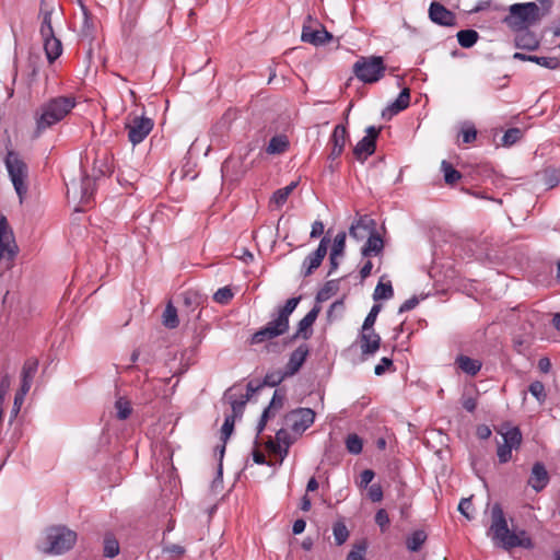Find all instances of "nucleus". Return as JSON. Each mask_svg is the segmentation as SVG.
<instances>
[{"mask_svg":"<svg viewBox=\"0 0 560 560\" xmlns=\"http://www.w3.org/2000/svg\"><path fill=\"white\" fill-rule=\"evenodd\" d=\"M430 20L441 26H456V15L440 2H432L429 8Z\"/></svg>","mask_w":560,"mask_h":560,"instance_id":"ddd939ff","label":"nucleus"},{"mask_svg":"<svg viewBox=\"0 0 560 560\" xmlns=\"http://www.w3.org/2000/svg\"><path fill=\"white\" fill-rule=\"evenodd\" d=\"M384 242L378 233L374 231V228L369 233L368 240L364 246L361 249V254L363 257H371L373 255H378L383 252Z\"/></svg>","mask_w":560,"mask_h":560,"instance_id":"4be33fe9","label":"nucleus"},{"mask_svg":"<svg viewBox=\"0 0 560 560\" xmlns=\"http://www.w3.org/2000/svg\"><path fill=\"white\" fill-rule=\"evenodd\" d=\"M368 495L372 502H380L383 499V489L381 485L373 483L368 490Z\"/></svg>","mask_w":560,"mask_h":560,"instance_id":"680f3d73","label":"nucleus"},{"mask_svg":"<svg viewBox=\"0 0 560 560\" xmlns=\"http://www.w3.org/2000/svg\"><path fill=\"white\" fill-rule=\"evenodd\" d=\"M550 477L546 466L541 462H536L530 470L527 485L536 492L542 491L549 483Z\"/></svg>","mask_w":560,"mask_h":560,"instance_id":"dca6fc26","label":"nucleus"},{"mask_svg":"<svg viewBox=\"0 0 560 560\" xmlns=\"http://www.w3.org/2000/svg\"><path fill=\"white\" fill-rule=\"evenodd\" d=\"M289 139L284 135L275 136L270 139L266 152L268 154H282L289 148Z\"/></svg>","mask_w":560,"mask_h":560,"instance_id":"7c9ffc66","label":"nucleus"},{"mask_svg":"<svg viewBox=\"0 0 560 560\" xmlns=\"http://www.w3.org/2000/svg\"><path fill=\"white\" fill-rule=\"evenodd\" d=\"M393 295H394V290H393L390 281H388L386 283L380 281L374 290L373 300L374 301L388 300V299L393 298Z\"/></svg>","mask_w":560,"mask_h":560,"instance_id":"79ce46f5","label":"nucleus"},{"mask_svg":"<svg viewBox=\"0 0 560 560\" xmlns=\"http://www.w3.org/2000/svg\"><path fill=\"white\" fill-rule=\"evenodd\" d=\"M74 105V98L69 96L54 97L42 104L35 113L37 136L61 121Z\"/></svg>","mask_w":560,"mask_h":560,"instance_id":"7ed1b4c3","label":"nucleus"},{"mask_svg":"<svg viewBox=\"0 0 560 560\" xmlns=\"http://www.w3.org/2000/svg\"><path fill=\"white\" fill-rule=\"evenodd\" d=\"M78 534L65 525L50 526L46 530L45 542L39 550L46 555H62L73 548Z\"/></svg>","mask_w":560,"mask_h":560,"instance_id":"20e7f679","label":"nucleus"},{"mask_svg":"<svg viewBox=\"0 0 560 560\" xmlns=\"http://www.w3.org/2000/svg\"><path fill=\"white\" fill-rule=\"evenodd\" d=\"M494 545L511 550L516 547L532 549L534 544L525 530L511 532L500 503H494L491 509V525L488 530Z\"/></svg>","mask_w":560,"mask_h":560,"instance_id":"f257e3e1","label":"nucleus"},{"mask_svg":"<svg viewBox=\"0 0 560 560\" xmlns=\"http://www.w3.org/2000/svg\"><path fill=\"white\" fill-rule=\"evenodd\" d=\"M455 364L467 375L475 376L481 370L482 363L477 359H471L468 355L459 354Z\"/></svg>","mask_w":560,"mask_h":560,"instance_id":"a878e982","label":"nucleus"},{"mask_svg":"<svg viewBox=\"0 0 560 560\" xmlns=\"http://www.w3.org/2000/svg\"><path fill=\"white\" fill-rule=\"evenodd\" d=\"M153 127V119L147 116H129L125 124V128L128 131V140L132 145L141 143L152 131Z\"/></svg>","mask_w":560,"mask_h":560,"instance_id":"1a4fd4ad","label":"nucleus"},{"mask_svg":"<svg viewBox=\"0 0 560 560\" xmlns=\"http://www.w3.org/2000/svg\"><path fill=\"white\" fill-rule=\"evenodd\" d=\"M234 423H235L234 416L225 417L224 423L221 428V441H224V443H226L228 439L232 434V432L234 430Z\"/></svg>","mask_w":560,"mask_h":560,"instance_id":"13d9d810","label":"nucleus"},{"mask_svg":"<svg viewBox=\"0 0 560 560\" xmlns=\"http://www.w3.org/2000/svg\"><path fill=\"white\" fill-rule=\"evenodd\" d=\"M419 304V299L413 295L410 299L406 300L399 307V313H405L413 310Z\"/></svg>","mask_w":560,"mask_h":560,"instance_id":"774afa93","label":"nucleus"},{"mask_svg":"<svg viewBox=\"0 0 560 560\" xmlns=\"http://www.w3.org/2000/svg\"><path fill=\"white\" fill-rule=\"evenodd\" d=\"M515 36V45L521 49L535 50L539 46L536 35L527 30L518 31Z\"/></svg>","mask_w":560,"mask_h":560,"instance_id":"bb28decb","label":"nucleus"},{"mask_svg":"<svg viewBox=\"0 0 560 560\" xmlns=\"http://www.w3.org/2000/svg\"><path fill=\"white\" fill-rule=\"evenodd\" d=\"M347 137L348 132L346 127L342 125H337L329 139V143L331 144V151L329 153L330 160H336L342 154Z\"/></svg>","mask_w":560,"mask_h":560,"instance_id":"a211bd4d","label":"nucleus"},{"mask_svg":"<svg viewBox=\"0 0 560 560\" xmlns=\"http://www.w3.org/2000/svg\"><path fill=\"white\" fill-rule=\"evenodd\" d=\"M163 325L168 329L177 328L179 325V319L177 315L176 307L172 304V302H168L166 304V307L163 312Z\"/></svg>","mask_w":560,"mask_h":560,"instance_id":"473e14b6","label":"nucleus"},{"mask_svg":"<svg viewBox=\"0 0 560 560\" xmlns=\"http://www.w3.org/2000/svg\"><path fill=\"white\" fill-rule=\"evenodd\" d=\"M472 508L471 498H464L458 504V511L467 518L471 520L472 516L469 514V510Z\"/></svg>","mask_w":560,"mask_h":560,"instance_id":"69168bd1","label":"nucleus"},{"mask_svg":"<svg viewBox=\"0 0 560 560\" xmlns=\"http://www.w3.org/2000/svg\"><path fill=\"white\" fill-rule=\"evenodd\" d=\"M310 353V349L306 345L299 346L290 355L289 362L285 365L287 375L292 376L303 365L307 355Z\"/></svg>","mask_w":560,"mask_h":560,"instance_id":"aec40b11","label":"nucleus"},{"mask_svg":"<svg viewBox=\"0 0 560 560\" xmlns=\"http://www.w3.org/2000/svg\"><path fill=\"white\" fill-rule=\"evenodd\" d=\"M376 143L370 140V138L363 137L354 147L353 154L360 160L364 161L368 156L375 152Z\"/></svg>","mask_w":560,"mask_h":560,"instance_id":"c85d7f7f","label":"nucleus"},{"mask_svg":"<svg viewBox=\"0 0 560 560\" xmlns=\"http://www.w3.org/2000/svg\"><path fill=\"white\" fill-rule=\"evenodd\" d=\"M283 405V396L278 395L276 390L269 406L264 410L260 421L258 423V431L261 432L266 425L268 418L270 417L272 408H281Z\"/></svg>","mask_w":560,"mask_h":560,"instance_id":"e433bc0d","label":"nucleus"},{"mask_svg":"<svg viewBox=\"0 0 560 560\" xmlns=\"http://www.w3.org/2000/svg\"><path fill=\"white\" fill-rule=\"evenodd\" d=\"M4 164L20 201L22 202L27 192V186L25 184V179L27 177V165L20 158L19 153L13 150L8 151Z\"/></svg>","mask_w":560,"mask_h":560,"instance_id":"0eeeda50","label":"nucleus"},{"mask_svg":"<svg viewBox=\"0 0 560 560\" xmlns=\"http://www.w3.org/2000/svg\"><path fill=\"white\" fill-rule=\"evenodd\" d=\"M427 540V534L424 530H415L410 536L406 539V547L411 552H417L421 549L422 545Z\"/></svg>","mask_w":560,"mask_h":560,"instance_id":"72a5a7b5","label":"nucleus"},{"mask_svg":"<svg viewBox=\"0 0 560 560\" xmlns=\"http://www.w3.org/2000/svg\"><path fill=\"white\" fill-rule=\"evenodd\" d=\"M359 341L362 355H373L380 349L382 339L374 328L363 330L362 327L359 335Z\"/></svg>","mask_w":560,"mask_h":560,"instance_id":"2eb2a0df","label":"nucleus"},{"mask_svg":"<svg viewBox=\"0 0 560 560\" xmlns=\"http://www.w3.org/2000/svg\"><path fill=\"white\" fill-rule=\"evenodd\" d=\"M528 390L539 402H544L547 398L545 385L540 381L532 382L529 384Z\"/></svg>","mask_w":560,"mask_h":560,"instance_id":"864d4df0","label":"nucleus"},{"mask_svg":"<svg viewBox=\"0 0 560 560\" xmlns=\"http://www.w3.org/2000/svg\"><path fill=\"white\" fill-rule=\"evenodd\" d=\"M456 36H457L458 44L463 48L472 47L479 38V34L475 30H462L457 33Z\"/></svg>","mask_w":560,"mask_h":560,"instance_id":"4c0bfd02","label":"nucleus"},{"mask_svg":"<svg viewBox=\"0 0 560 560\" xmlns=\"http://www.w3.org/2000/svg\"><path fill=\"white\" fill-rule=\"evenodd\" d=\"M119 550L120 548L118 540L112 534L105 535L103 549L104 557L115 558L119 553Z\"/></svg>","mask_w":560,"mask_h":560,"instance_id":"a19ab883","label":"nucleus"},{"mask_svg":"<svg viewBox=\"0 0 560 560\" xmlns=\"http://www.w3.org/2000/svg\"><path fill=\"white\" fill-rule=\"evenodd\" d=\"M93 182L89 177H83L81 182V202L89 203L93 195L92 191Z\"/></svg>","mask_w":560,"mask_h":560,"instance_id":"5fc2aeb1","label":"nucleus"},{"mask_svg":"<svg viewBox=\"0 0 560 560\" xmlns=\"http://www.w3.org/2000/svg\"><path fill=\"white\" fill-rule=\"evenodd\" d=\"M375 523L380 526L382 532H385L389 526V516L386 510L380 509L375 514Z\"/></svg>","mask_w":560,"mask_h":560,"instance_id":"052dcab7","label":"nucleus"},{"mask_svg":"<svg viewBox=\"0 0 560 560\" xmlns=\"http://www.w3.org/2000/svg\"><path fill=\"white\" fill-rule=\"evenodd\" d=\"M487 457H471V467L475 470L476 475L480 479H485L483 475L487 472V469L485 468Z\"/></svg>","mask_w":560,"mask_h":560,"instance_id":"bf43d9fd","label":"nucleus"},{"mask_svg":"<svg viewBox=\"0 0 560 560\" xmlns=\"http://www.w3.org/2000/svg\"><path fill=\"white\" fill-rule=\"evenodd\" d=\"M44 40V49L49 62H54L62 54L61 42L52 34V36H42Z\"/></svg>","mask_w":560,"mask_h":560,"instance_id":"393cba45","label":"nucleus"},{"mask_svg":"<svg viewBox=\"0 0 560 560\" xmlns=\"http://www.w3.org/2000/svg\"><path fill=\"white\" fill-rule=\"evenodd\" d=\"M368 544L365 540L353 545V548L347 556L346 560H365L364 555L366 552Z\"/></svg>","mask_w":560,"mask_h":560,"instance_id":"8fccbe9b","label":"nucleus"},{"mask_svg":"<svg viewBox=\"0 0 560 560\" xmlns=\"http://www.w3.org/2000/svg\"><path fill=\"white\" fill-rule=\"evenodd\" d=\"M410 103V90L408 88L404 89L397 98L389 104L382 113L383 117L388 115L390 118L394 115H397L401 110L406 109Z\"/></svg>","mask_w":560,"mask_h":560,"instance_id":"5701e85b","label":"nucleus"},{"mask_svg":"<svg viewBox=\"0 0 560 560\" xmlns=\"http://www.w3.org/2000/svg\"><path fill=\"white\" fill-rule=\"evenodd\" d=\"M38 369V360L36 358H28L22 368L21 378L32 381Z\"/></svg>","mask_w":560,"mask_h":560,"instance_id":"37998d69","label":"nucleus"},{"mask_svg":"<svg viewBox=\"0 0 560 560\" xmlns=\"http://www.w3.org/2000/svg\"><path fill=\"white\" fill-rule=\"evenodd\" d=\"M393 366V360L389 358H382L380 363L375 366L374 373L376 375H383L389 368Z\"/></svg>","mask_w":560,"mask_h":560,"instance_id":"338daca9","label":"nucleus"},{"mask_svg":"<svg viewBox=\"0 0 560 560\" xmlns=\"http://www.w3.org/2000/svg\"><path fill=\"white\" fill-rule=\"evenodd\" d=\"M224 396L225 398L229 399L231 404L232 413L230 416H234L235 419L242 417L245 409V405L249 400V395H245L244 397H242V399H233L231 395V389H229Z\"/></svg>","mask_w":560,"mask_h":560,"instance_id":"58836bf2","label":"nucleus"},{"mask_svg":"<svg viewBox=\"0 0 560 560\" xmlns=\"http://www.w3.org/2000/svg\"><path fill=\"white\" fill-rule=\"evenodd\" d=\"M541 20V12L535 2L515 3L509 9V14L503 23L513 31L527 30Z\"/></svg>","mask_w":560,"mask_h":560,"instance_id":"39448f33","label":"nucleus"},{"mask_svg":"<svg viewBox=\"0 0 560 560\" xmlns=\"http://www.w3.org/2000/svg\"><path fill=\"white\" fill-rule=\"evenodd\" d=\"M497 432L502 438V443L498 442L497 455H511L513 451H518L523 440L518 427L503 422L497 428Z\"/></svg>","mask_w":560,"mask_h":560,"instance_id":"6e6552de","label":"nucleus"},{"mask_svg":"<svg viewBox=\"0 0 560 560\" xmlns=\"http://www.w3.org/2000/svg\"><path fill=\"white\" fill-rule=\"evenodd\" d=\"M322 307L318 304H315L313 308L298 323V329L295 334L292 336V339L302 338L307 340L312 337L313 334V325L316 322Z\"/></svg>","mask_w":560,"mask_h":560,"instance_id":"4468645a","label":"nucleus"},{"mask_svg":"<svg viewBox=\"0 0 560 560\" xmlns=\"http://www.w3.org/2000/svg\"><path fill=\"white\" fill-rule=\"evenodd\" d=\"M296 186L298 182H292L288 186L277 189L271 197V202L277 207L283 206Z\"/></svg>","mask_w":560,"mask_h":560,"instance_id":"c9c22d12","label":"nucleus"},{"mask_svg":"<svg viewBox=\"0 0 560 560\" xmlns=\"http://www.w3.org/2000/svg\"><path fill=\"white\" fill-rule=\"evenodd\" d=\"M365 444L368 448L373 452H384L387 444V434L380 433L378 435H371L365 439Z\"/></svg>","mask_w":560,"mask_h":560,"instance_id":"ea45409f","label":"nucleus"},{"mask_svg":"<svg viewBox=\"0 0 560 560\" xmlns=\"http://www.w3.org/2000/svg\"><path fill=\"white\" fill-rule=\"evenodd\" d=\"M289 375H287L285 371L284 372H282V371L269 372L265 375L262 385L275 387V386L279 385Z\"/></svg>","mask_w":560,"mask_h":560,"instance_id":"49530a36","label":"nucleus"},{"mask_svg":"<svg viewBox=\"0 0 560 560\" xmlns=\"http://www.w3.org/2000/svg\"><path fill=\"white\" fill-rule=\"evenodd\" d=\"M329 243L330 240L324 236L320 240L318 247L306 256L302 264V275L304 277L311 276L322 265L325 256L327 255Z\"/></svg>","mask_w":560,"mask_h":560,"instance_id":"f8f14e48","label":"nucleus"},{"mask_svg":"<svg viewBox=\"0 0 560 560\" xmlns=\"http://www.w3.org/2000/svg\"><path fill=\"white\" fill-rule=\"evenodd\" d=\"M386 71L384 59L381 56L359 57L352 67V72L358 80L365 84L378 82Z\"/></svg>","mask_w":560,"mask_h":560,"instance_id":"423d86ee","label":"nucleus"},{"mask_svg":"<svg viewBox=\"0 0 560 560\" xmlns=\"http://www.w3.org/2000/svg\"><path fill=\"white\" fill-rule=\"evenodd\" d=\"M375 474L372 469H364L361 474H360V478L359 480L357 481V485L360 487V488H368L369 483L373 480Z\"/></svg>","mask_w":560,"mask_h":560,"instance_id":"e2e57ef3","label":"nucleus"},{"mask_svg":"<svg viewBox=\"0 0 560 560\" xmlns=\"http://www.w3.org/2000/svg\"><path fill=\"white\" fill-rule=\"evenodd\" d=\"M537 177L547 189H551L560 184V171L555 167L544 168L537 173Z\"/></svg>","mask_w":560,"mask_h":560,"instance_id":"cd10ccee","label":"nucleus"},{"mask_svg":"<svg viewBox=\"0 0 560 560\" xmlns=\"http://www.w3.org/2000/svg\"><path fill=\"white\" fill-rule=\"evenodd\" d=\"M339 290L338 280L327 281L316 294V302L322 303L334 296Z\"/></svg>","mask_w":560,"mask_h":560,"instance_id":"f704fd0d","label":"nucleus"},{"mask_svg":"<svg viewBox=\"0 0 560 560\" xmlns=\"http://www.w3.org/2000/svg\"><path fill=\"white\" fill-rule=\"evenodd\" d=\"M346 447L349 453L358 455L362 451L363 441L358 434L351 433L346 438Z\"/></svg>","mask_w":560,"mask_h":560,"instance_id":"c03bdc74","label":"nucleus"},{"mask_svg":"<svg viewBox=\"0 0 560 560\" xmlns=\"http://www.w3.org/2000/svg\"><path fill=\"white\" fill-rule=\"evenodd\" d=\"M346 232H339L334 240L332 247H331V256H339L341 257L345 252L346 247Z\"/></svg>","mask_w":560,"mask_h":560,"instance_id":"3c124183","label":"nucleus"},{"mask_svg":"<svg viewBox=\"0 0 560 560\" xmlns=\"http://www.w3.org/2000/svg\"><path fill=\"white\" fill-rule=\"evenodd\" d=\"M223 457H220V460L217 466V477L212 481L211 489L214 492H218L219 489L222 488V472H223V465H222Z\"/></svg>","mask_w":560,"mask_h":560,"instance_id":"0e129e2a","label":"nucleus"},{"mask_svg":"<svg viewBox=\"0 0 560 560\" xmlns=\"http://www.w3.org/2000/svg\"><path fill=\"white\" fill-rule=\"evenodd\" d=\"M381 310H382L381 304H374L372 306V308L370 310L368 316L365 317V319L363 322V325H362L363 330H369L370 328H373Z\"/></svg>","mask_w":560,"mask_h":560,"instance_id":"6e6d98bb","label":"nucleus"},{"mask_svg":"<svg viewBox=\"0 0 560 560\" xmlns=\"http://www.w3.org/2000/svg\"><path fill=\"white\" fill-rule=\"evenodd\" d=\"M528 61L535 62L547 69H557L560 67V60L556 57H538L533 55L532 57H528Z\"/></svg>","mask_w":560,"mask_h":560,"instance_id":"de8ad7c7","label":"nucleus"},{"mask_svg":"<svg viewBox=\"0 0 560 560\" xmlns=\"http://www.w3.org/2000/svg\"><path fill=\"white\" fill-rule=\"evenodd\" d=\"M115 408L117 410V418L120 420H126L132 411L130 401L121 397L116 400Z\"/></svg>","mask_w":560,"mask_h":560,"instance_id":"09e8293b","label":"nucleus"},{"mask_svg":"<svg viewBox=\"0 0 560 560\" xmlns=\"http://www.w3.org/2000/svg\"><path fill=\"white\" fill-rule=\"evenodd\" d=\"M315 420V411L311 408H298L285 416V424L294 433L302 434Z\"/></svg>","mask_w":560,"mask_h":560,"instance_id":"9d476101","label":"nucleus"},{"mask_svg":"<svg viewBox=\"0 0 560 560\" xmlns=\"http://www.w3.org/2000/svg\"><path fill=\"white\" fill-rule=\"evenodd\" d=\"M284 457H252L246 459L244 469L249 470L252 475H255L253 469L256 466H266L269 468V471L266 472L267 476H272L276 469L282 465Z\"/></svg>","mask_w":560,"mask_h":560,"instance_id":"6ab92c4d","label":"nucleus"},{"mask_svg":"<svg viewBox=\"0 0 560 560\" xmlns=\"http://www.w3.org/2000/svg\"><path fill=\"white\" fill-rule=\"evenodd\" d=\"M441 171L444 176V182L448 186L455 185L460 178L462 173L457 171L448 161L443 160L441 163Z\"/></svg>","mask_w":560,"mask_h":560,"instance_id":"2f4dec72","label":"nucleus"},{"mask_svg":"<svg viewBox=\"0 0 560 560\" xmlns=\"http://www.w3.org/2000/svg\"><path fill=\"white\" fill-rule=\"evenodd\" d=\"M301 39L304 43H310L314 46H322L332 39L331 33L326 31L325 27L320 30H313L311 26L304 25L302 28Z\"/></svg>","mask_w":560,"mask_h":560,"instance_id":"f3484780","label":"nucleus"},{"mask_svg":"<svg viewBox=\"0 0 560 560\" xmlns=\"http://www.w3.org/2000/svg\"><path fill=\"white\" fill-rule=\"evenodd\" d=\"M233 298V292L229 287L220 288L213 295V300L219 304H228Z\"/></svg>","mask_w":560,"mask_h":560,"instance_id":"4d7b16f0","label":"nucleus"},{"mask_svg":"<svg viewBox=\"0 0 560 560\" xmlns=\"http://www.w3.org/2000/svg\"><path fill=\"white\" fill-rule=\"evenodd\" d=\"M375 225V222L373 219L365 217L360 218L355 223H353L350 226L349 234L353 238L362 240L366 235L369 236V233Z\"/></svg>","mask_w":560,"mask_h":560,"instance_id":"b1692460","label":"nucleus"},{"mask_svg":"<svg viewBox=\"0 0 560 560\" xmlns=\"http://www.w3.org/2000/svg\"><path fill=\"white\" fill-rule=\"evenodd\" d=\"M51 14H52V9H48L44 2V0H42V3H40V10H39V18H42V24H40V35L42 36H52L54 33V28H52V24H51Z\"/></svg>","mask_w":560,"mask_h":560,"instance_id":"c756f323","label":"nucleus"},{"mask_svg":"<svg viewBox=\"0 0 560 560\" xmlns=\"http://www.w3.org/2000/svg\"><path fill=\"white\" fill-rule=\"evenodd\" d=\"M522 136L523 131L520 128H510L502 137V144L505 147L513 145L522 138Z\"/></svg>","mask_w":560,"mask_h":560,"instance_id":"603ef678","label":"nucleus"},{"mask_svg":"<svg viewBox=\"0 0 560 560\" xmlns=\"http://www.w3.org/2000/svg\"><path fill=\"white\" fill-rule=\"evenodd\" d=\"M293 443V439L291 433L285 429H280L276 433L275 441L269 443V446L273 453V455H287L289 452L290 445Z\"/></svg>","mask_w":560,"mask_h":560,"instance_id":"412c9836","label":"nucleus"},{"mask_svg":"<svg viewBox=\"0 0 560 560\" xmlns=\"http://www.w3.org/2000/svg\"><path fill=\"white\" fill-rule=\"evenodd\" d=\"M332 533L337 546L345 544L349 537V530L342 522H337L334 524Z\"/></svg>","mask_w":560,"mask_h":560,"instance_id":"a18cd8bd","label":"nucleus"},{"mask_svg":"<svg viewBox=\"0 0 560 560\" xmlns=\"http://www.w3.org/2000/svg\"><path fill=\"white\" fill-rule=\"evenodd\" d=\"M18 254V245L13 231L4 215L0 217V260L7 258L13 260Z\"/></svg>","mask_w":560,"mask_h":560,"instance_id":"9b49d317","label":"nucleus"},{"mask_svg":"<svg viewBox=\"0 0 560 560\" xmlns=\"http://www.w3.org/2000/svg\"><path fill=\"white\" fill-rule=\"evenodd\" d=\"M301 296L288 299L285 304L279 306L272 314V319L254 332L250 337V345H259L284 335L289 330L290 315L298 307Z\"/></svg>","mask_w":560,"mask_h":560,"instance_id":"f03ea898","label":"nucleus"}]
</instances>
